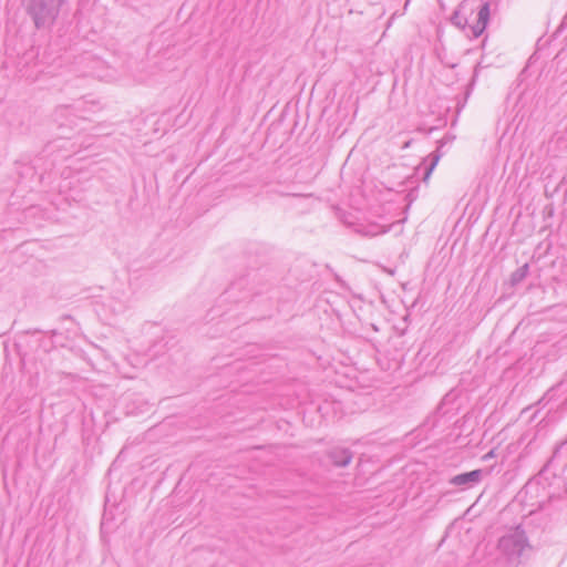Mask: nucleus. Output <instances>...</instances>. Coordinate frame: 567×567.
<instances>
[{"label": "nucleus", "instance_id": "1", "mask_svg": "<svg viewBox=\"0 0 567 567\" xmlns=\"http://www.w3.org/2000/svg\"><path fill=\"white\" fill-rule=\"evenodd\" d=\"M65 0H23L28 14L37 29L50 28L59 17Z\"/></svg>", "mask_w": 567, "mask_h": 567}, {"label": "nucleus", "instance_id": "2", "mask_svg": "<svg viewBox=\"0 0 567 567\" xmlns=\"http://www.w3.org/2000/svg\"><path fill=\"white\" fill-rule=\"evenodd\" d=\"M499 549L511 558H518L528 548L525 532L519 527L503 536L498 543Z\"/></svg>", "mask_w": 567, "mask_h": 567}, {"label": "nucleus", "instance_id": "3", "mask_svg": "<svg viewBox=\"0 0 567 567\" xmlns=\"http://www.w3.org/2000/svg\"><path fill=\"white\" fill-rule=\"evenodd\" d=\"M483 477L482 470H474L467 473H462L450 478L449 483L451 485L461 487L462 489H468L473 486L477 485Z\"/></svg>", "mask_w": 567, "mask_h": 567}, {"label": "nucleus", "instance_id": "4", "mask_svg": "<svg viewBox=\"0 0 567 567\" xmlns=\"http://www.w3.org/2000/svg\"><path fill=\"white\" fill-rule=\"evenodd\" d=\"M489 21V3L485 2L477 13V21L471 27L473 38H478L487 27Z\"/></svg>", "mask_w": 567, "mask_h": 567}, {"label": "nucleus", "instance_id": "5", "mask_svg": "<svg viewBox=\"0 0 567 567\" xmlns=\"http://www.w3.org/2000/svg\"><path fill=\"white\" fill-rule=\"evenodd\" d=\"M389 229H390V227L380 225L378 223H369V224H365V225H361L358 228V231L360 234H362L363 236L375 237V236H379V235L388 233Z\"/></svg>", "mask_w": 567, "mask_h": 567}, {"label": "nucleus", "instance_id": "6", "mask_svg": "<svg viewBox=\"0 0 567 567\" xmlns=\"http://www.w3.org/2000/svg\"><path fill=\"white\" fill-rule=\"evenodd\" d=\"M332 462L338 466H347L352 460V455L348 450H333L330 454Z\"/></svg>", "mask_w": 567, "mask_h": 567}, {"label": "nucleus", "instance_id": "7", "mask_svg": "<svg viewBox=\"0 0 567 567\" xmlns=\"http://www.w3.org/2000/svg\"><path fill=\"white\" fill-rule=\"evenodd\" d=\"M441 158V155L439 152L431 153L423 162V165L425 166V172L423 176V181L427 182L432 172L434 171L435 166L437 165L439 161Z\"/></svg>", "mask_w": 567, "mask_h": 567}]
</instances>
